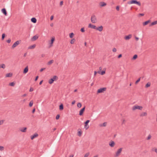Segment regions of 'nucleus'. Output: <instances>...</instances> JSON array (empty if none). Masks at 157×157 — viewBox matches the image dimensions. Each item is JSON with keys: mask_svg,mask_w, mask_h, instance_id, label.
Listing matches in <instances>:
<instances>
[{"mask_svg": "<svg viewBox=\"0 0 157 157\" xmlns=\"http://www.w3.org/2000/svg\"><path fill=\"white\" fill-rule=\"evenodd\" d=\"M127 3L128 4H136L139 6H141V5L140 2L136 0H132L128 2Z\"/></svg>", "mask_w": 157, "mask_h": 157, "instance_id": "1", "label": "nucleus"}, {"mask_svg": "<svg viewBox=\"0 0 157 157\" xmlns=\"http://www.w3.org/2000/svg\"><path fill=\"white\" fill-rule=\"evenodd\" d=\"M91 21L93 23H95L97 22L96 17L94 15H92L91 18Z\"/></svg>", "mask_w": 157, "mask_h": 157, "instance_id": "2", "label": "nucleus"}, {"mask_svg": "<svg viewBox=\"0 0 157 157\" xmlns=\"http://www.w3.org/2000/svg\"><path fill=\"white\" fill-rule=\"evenodd\" d=\"M58 79V77L56 76H54L52 78L50 79L48 81V82L49 84H52L53 82Z\"/></svg>", "mask_w": 157, "mask_h": 157, "instance_id": "3", "label": "nucleus"}, {"mask_svg": "<svg viewBox=\"0 0 157 157\" xmlns=\"http://www.w3.org/2000/svg\"><path fill=\"white\" fill-rule=\"evenodd\" d=\"M142 107L140 106H134L133 107L132 109L133 110H134L136 109H138L139 110H141L142 109Z\"/></svg>", "mask_w": 157, "mask_h": 157, "instance_id": "4", "label": "nucleus"}, {"mask_svg": "<svg viewBox=\"0 0 157 157\" xmlns=\"http://www.w3.org/2000/svg\"><path fill=\"white\" fill-rule=\"evenodd\" d=\"M122 150V148H121L118 150L116 153V155L115 156V157H117L119 155V154L121 152Z\"/></svg>", "mask_w": 157, "mask_h": 157, "instance_id": "5", "label": "nucleus"}, {"mask_svg": "<svg viewBox=\"0 0 157 157\" xmlns=\"http://www.w3.org/2000/svg\"><path fill=\"white\" fill-rule=\"evenodd\" d=\"M106 88H102L99 89L98 91L97 92L98 93H101L103 92L104 91H105L106 90Z\"/></svg>", "mask_w": 157, "mask_h": 157, "instance_id": "6", "label": "nucleus"}, {"mask_svg": "<svg viewBox=\"0 0 157 157\" xmlns=\"http://www.w3.org/2000/svg\"><path fill=\"white\" fill-rule=\"evenodd\" d=\"M20 43V41L18 40L16 42H15L12 45V48H14L16 47Z\"/></svg>", "mask_w": 157, "mask_h": 157, "instance_id": "7", "label": "nucleus"}, {"mask_svg": "<svg viewBox=\"0 0 157 157\" xmlns=\"http://www.w3.org/2000/svg\"><path fill=\"white\" fill-rule=\"evenodd\" d=\"M55 40V38L54 37H52V39L51 40V42L50 43V45L49 46V47H51L53 45V43L54 41Z\"/></svg>", "mask_w": 157, "mask_h": 157, "instance_id": "8", "label": "nucleus"}, {"mask_svg": "<svg viewBox=\"0 0 157 157\" xmlns=\"http://www.w3.org/2000/svg\"><path fill=\"white\" fill-rule=\"evenodd\" d=\"M90 120H87L85 122V128L86 129H87L89 127V126H87L88 123L90 122Z\"/></svg>", "mask_w": 157, "mask_h": 157, "instance_id": "9", "label": "nucleus"}, {"mask_svg": "<svg viewBox=\"0 0 157 157\" xmlns=\"http://www.w3.org/2000/svg\"><path fill=\"white\" fill-rule=\"evenodd\" d=\"M85 106H84L83 108L81 109L79 111V114L80 116H81L83 114V113L85 110Z\"/></svg>", "mask_w": 157, "mask_h": 157, "instance_id": "10", "label": "nucleus"}, {"mask_svg": "<svg viewBox=\"0 0 157 157\" xmlns=\"http://www.w3.org/2000/svg\"><path fill=\"white\" fill-rule=\"evenodd\" d=\"M88 28H90L92 29H96V26L92 25L91 24H90L88 26Z\"/></svg>", "mask_w": 157, "mask_h": 157, "instance_id": "11", "label": "nucleus"}, {"mask_svg": "<svg viewBox=\"0 0 157 157\" xmlns=\"http://www.w3.org/2000/svg\"><path fill=\"white\" fill-rule=\"evenodd\" d=\"M115 144V142L113 141H111L109 142V145L111 147H113Z\"/></svg>", "mask_w": 157, "mask_h": 157, "instance_id": "12", "label": "nucleus"}, {"mask_svg": "<svg viewBox=\"0 0 157 157\" xmlns=\"http://www.w3.org/2000/svg\"><path fill=\"white\" fill-rule=\"evenodd\" d=\"M132 37V35L131 34H129L128 36H126L124 37V39L125 40H127L130 39Z\"/></svg>", "mask_w": 157, "mask_h": 157, "instance_id": "13", "label": "nucleus"}, {"mask_svg": "<svg viewBox=\"0 0 157 157\" xmlns=\"http://www.w3.org/2000/svg\"><path fill=\"white\" fill-rule=\"evenodd\" d=\"M96 30H98L100 32H101L103 30V26L101 25L98 27H96Z\"/></svg>", "mask_w": 157, "mask_h": 157, "instance_id": "14", "label": "nucleus"}, {"mask_svg": "<svg viewBox=\"0 0 157 157\" xmlns=\"http://www.w3.org/2000/svg\"><path fill=\"white\" fill-rule=\"evenodd\" d=\"M38 136V134L36 133L34 134H33V135L31 136V139L32 140H33L34 138L37 137Z\"/></svg>", "mask_w": 157, "mask_h": 157, "instance_id": "15", "label": "nucleus"}, {"mask_svg": "<svg viewBox=\"0 0 157 157\" xmlns=\"http://www.w3.org/2000/svg\"><path fill=\"white\" fill-rule=\"evenodd\" d=\"M2 12L6 16L7 15V12L6 9L5 8H3L2 10Z\"/></svg>", "mask_w": 157, "mask_h": 157, "instance_id": "16", "label": "nucleus"}, {"mask_svg": "<svg viewBox=\"0 0 157 157\" xmlns=\"http://www.w3.org/2000/svg\"><path fill=\"white\" fill-rule=\"evenodd\" d=\"M28 71V67L27 66L24 70L23 73L24 74L26 73Z\"/></svg>", "mask_w": 157, "mask_h": 157, "instance_id": "17", "label": "nucleus"}, {"mask_svg": "<svg viewBox=\"0 0 157 157\" xmlns=\"http://www.w3.org/2000/svg\"><path fill=\"white\" fill-rule=\"evenodd\" d=\"M38 38V37L36 35L34 36L32 38V41H35Z\"/></svg>", "mask_w": 157, "mask_h": 157, "instance_id": "18", "label": "nucleus"}, {"mask_svg": "<svg viewBox=\"0 0 157 157\" xmlns=\"http://www.w3.org/2000/svg\"><path fill=\"white\" fill-rule=\"evenodd\" d=\"M31 21L33 23H35L36 22V19L35 17H33L31 19Z\"/></svg>", "mask_w": 157, "mask_h": 157, "instance_id": "19", "label": "nucleus"}, {"mask_svg": "<svg viewBox=\"0 0 157 157\" xmlns=\"http://www.w3.org/2000/svg\"><path fill=\"white\" fill-rule=\"evenodd\" d=\"M106 5V3L104 2H101L100 3V5L101 7L104 6Z\"/></svg>", "mask_w": 157, "mask_h": 157, "instance_id": "20", "label": "nucleus"}, {"mask_svg": "<svg viewBox=\"0 0 157 157\" xmlns=\"http://www.w3.org/2000/svg\"><path fill=\"white\" fill-rule=\"evenodd\" d=\"M36 47V45L35 44H33V45L29 46L28 47L29 49H32Z\"/></svg>", "mask_w": 157, "mask_h": 157, "instance_id": "21", "label": "nucleus"}, {"mask_svg": "<svg viewBox=\"0 0 157 157\" xmlns=\"http://www.w3.org/2000/svg\"><path fill=\"white\" fill-rule=\"evenodd\" d=\"M12 75V74L11 73H8L6 75V77H11Z\"/></svg>", "mask_w": 157, "mask_h": 157, "instance_id": "22", "label": "nucleus"}, {"mask_svg": "<svg viewBox=\"0 0 157 157\" xmlns=\"http://www.w3.org/2000/svg\"><path fill=\"white\" fill-rule=\"evenodd\" d=\"M63 109V106L62 104H61L59 106V109L60 110H62Z\"/></svg>", "mask_w": 157, "mask_h": 157, "instance_id": "23", "label": "nucleus"}, {"mask_svg": "<svg viewBox=\"0 0 157 157\" xmlns=\"http://www.w3.org/2000/svg\"><path fill=\"white\" fill-rule=\"evenodd\" d=\"M150 22V20H148L147 21H145V22L143 23V25H145L147 24L149 22Z\"/></svg>", "mask_w": 157, "mask_h": 157, "instance_id": "24", "label": "nucleus"}, {"mask_svg": "<svg viewBox=\"0 0 157 157\" xmlns=\"http://www.w3.org/2000/svg\"><path fill=\"white\" fill-rule=\"evenodd\" d=\"M107 123L106 122H104L102 124H101L100 125V127H105L106 126Z\"/></svg>", "mask_w": 157, "mask_h": 157, "instance_id": "25", "label": "nucleus"}, {"mask_svg": "<svg viewBox=\"0 0 157 157\" xmlns=\"http://www.w3.org/2000/svg\"><path fill=\"white\" fill-rule=\"evenodd\" d=\"M27 129V128L26 127L23 128V129H20V131L22 132H25L26 130Z\"/></svg>", "mask_w": 157, "mask_h": 157, "instance_id": "26", "label": "nucleus"}, {"mask_svg": "<svg viewBox=\"0 0 157 157\" xmlns=\"http://www.w3.org/2000/svg\"><path fill=\"white\" fill-rule=\"evenodd\" d=\"M157 24V21H154L152 22L150 25V26L153 25H156Z\"/></svg>", "mask_w": 157, "mask_h": 157, "instance_id": "27", "label": "nucleus"}, {"mask_svg": "<svg viewBox=\"0 0 157 157\" xmlns=\"http://www.w3.org/2000/svg\"><path fill=\"white\" fill-rule=\"evenodd\" d=\"M6 67L5 65L4 64L0 65V68L4 69Z\"/></svg>", "mask_w": 157, "mask_h": 157, "instance_id": "28", "label": "nucleus"}, {"mask_svg": "<svg viewBox=\"0 0 157 157\" xmlns=\"http://www.w3.org/2000/svg\"><path fill=\"white\" fill-rule=\"evenodd\" d=\"M147 115V113L146 112H144V113H141L140 114V116L141 117H143V116H146Z\"/></svg>", "mask_w": 157, "mask_h": 157, "instance_id": "29", "label": "nucleus"}, {"mask_svg": "<svg viewBox=\"0 0 157 157\" xmlns=\"http://www.w3.org/2000/svg\"><path fill=\"white\" fill-rule=\"evenodd\" d=\"M74 34L73 33H72L69 34V37L70 38H72L73 37Z\"/></svg>", "mask_w": 157, "mask_h": 157, "instance_id": "30", "label": "nucleus"}, {"mask_svg": "<svg viewBox=\"0 0 157 157\" xmlns=\"http://www.w3.org/2000/svg\"><path fill=\"white\" fill-rule=\"evenodd\" d=\"M151 85V83L149 82H148L146 85L145 87L146 88L149 87Z\"/></svg>", "mask_w": 157, "mask_h": 157, "instance_id": "31", "label": "nucleus"}, {"mask_svg": "<svg viewBox=\"0 0 157 157\" xmlns=\"http://www.w3.org/2000/svg\"><path fill=\"white\" fill-rule=\"evenodd\" d=\"M53 62V60H50L49 62H48V65H50Z\"/></svg>", "mask_w": 157, "mask_h": 157, "instance_id": "32", "label": "nucleus"}, {"mask_svg": "<svg viewBox=\"0 0 157 157\" xmlns=\"http://www.w3.org/2000/svg\"><path fill=\"white\" fill-rule=\"evenodd\" d=\"M33 101L32 100L29 103V106L30 107H31L33 105Z\"/></svg>", "mask_w": 157, "mask_h": 157, "instance_id": "33", "label": "nucleus"}, {"mask_svg": "<svg viewBox=\"0 0 157 157\" xmlns=\"http://www.w3.org/2000/svg\"><path fill=\"white\" fill-rule=\"evenodd\" d=\"M9 85L12 86H13L15 85V83L14 82H13L10 83Z\"/></svg>", "mask_w": 157, "mask_h": 157, "instance_id": "34", "label": "nucleus"}, {"mask_svg": "<svg viewBox=\"0 0 157 157\" xmlns=\"http://www.w3.org/2000/svg\"><path fill=\"white\" fill-rule=\"evenodd\" d=\"M75 39L74 38V39H72L71 41V42H70V43L71 44H73L74 43V42L75 41Z\"/></svg>", "mask_w": 157, "mask_h": 157, "instance_id": "35", "label": "nucleus"}, {"mask_svg": "<svg viewBox=\"0 0 157 157\" xmlns=\"http://www.w3.org/2000/svg\"><path fill=\"white\" fill-rule=\"evenodd\" d=\"M82 133L81 131H79L78 132V136H80L82 135Z\"/></svg>", "mask_w": 157, "mask_h": 157, "instance_id": "36", "label": "nucleus"}, {"mask_svg": "<svg viewBox=\"0 0 157 157\" xmlns=\"http://www.w3.org/2000/svg\"><path fill=\"white\" fill-rule=\"evenodd\" d=\"M5 36V33L2 34V40H3Z\"/></svg>", "mask_w": 157, "mask_h": 157, "instance_id": "37", "label": "nucleus"}, {"mask_svg": "<svg viewBox=\"0 0 157 157\" xmlns=\"http://www.w3.org/2000/svg\"><path fill=\"white\" fill-rule=\"evenodd\" d=\"M137 57V55H135L133 57V59H136Z\"/></svg>", "mask_w": 157, "mask_h": 157, "instance_id": "38", "label": "nucleus"}, {"mask_svg": "<svg viewBox=\"0 0 157 157\" xmlns=\"http://www.w3.org/2000/svg\"><path fill=\"white\" fill-rule=\"evenodd\" d=\"M82 106V104L80 103H79L77 104V107L78 108H80Z\"/></svg>", "mask_w": 157, "mask_h": 157, "instance_id": "39", "label": "nucleus"}, {"mask_svg": "<svg viewBox=\"0 0 157 157\" xmlns=\"http://www.w3.org/2000/svg\"><path fill=\"white\" fill-rule=\"evenodd\" d=\"M151 135L149 134L147 136V139L148 140H149L151 139Z\"/></svg>", "mask_w": 157, "mask_h": 157, "instance_id": "40", "label": "nucleus"}, {"mask_svg": "<svg viewBox=\"0 0 157 157\" xmlns=\"http://www.w3.org/2000/svg\"><path fill=\"white\" fill-rule=\"evenodd\" d=\"M140 78H139L138 80H137V81L135 82V84H137L140 81Z\"/></svg>", "mask_w": 157, "mask_h": 157, "instance_id": "41", "label": "nucleus"}, {"mask_svg": "<svg viewBox=\"0 0 157 157\" xmlns=\"http://www.w3.org/2000/svg\"><path fill=\"white\" fill-rule=\"evenodd\" d=\"M60 117V115H59V114H58L56 115V120H58L59 118Z\"/></svg>", "mask_w": 157, "mask_h": 157, "instance_id": "42", "label": "nucleus"}, {"mask_svg": "<svg viewBox=\"0 0 157 157\" xmlns=\"http://www.w3.org/2000/svg\"><path fill=\"white\" fill-rule=\"evenodd\" d=\"M80 31L81 32L83 33L85 32V30L84 29V28H82L81 29Z\"/></svg>", "mask_w": 157, "mask_h": 157, "instance_id": "43", "label": "nucleus"}, {"mask_svg": "<svg viewBox=\"0 0 157 157\" xmlns=\"http://www.w3.org/2000/svg\"><path fill=\"white\" fill-rule=\"evenodd\" d=\"M89 155V153H86L84 155V157H87Z\"/></svg>", "mask_w": 157, "mask_h": 157, "instance_id": "44", "label": "nucleus"}, {"mask_svg": "<svg viewBox=\"0 0 157 157\" xmlns=\"http://www.w3.org/2000/svg\"><path fill=\"white\" fill-rule=\"evenodd\" d=\"M4 147L2 146H0V150L2 151L4 149Z\"/></svg>", "mask_w": 157, "mask_h": 157, "instance_id": "45", "label": "nucleus"}, {"mask_svg": "<svg viewBox=\"0 0 157 157\" xmlns=\"http://www.w3.org/2000/svg\"><path fill=\"white\" fill-rule=\"evenodd\" d=\"M105 73V71H102L101 72V75H103Z\"/></svg>", "mask_w": 157, "mask_h": 157, "instance_id": "46", "label": "nucleus"}, {"mask_svg": "<svg viewBox=\"0 0 157 157\" xmlns=\"http://www.w3.org/2000/svg\"><path fill=\"white\" fill-rule=\"evenodd\" d=\"M11 42V40L10 39H9L7 40V42L8 43H10Z\"/></svg>", "mask_w": 157, "mask_h": 157, "instance_id": "47", "label": "nucleus"}, {"mask_svg": "<svg viewBox=\"0 0 157 157\" xmlns=\"http://www.w3.org/2000/svg\"><path fill=\"white\" fill-rule=\"evenodd\" d=\"M116 9L117 10L119 11V6H117L116 7Z\"/></svg>", "mask_w": 157, "mask_h": 157, "instance_id": "48", "label": "nucleus"}, {"mask_svg": "<svg viewBox=\"0 0 157 157\" xmlns=\"http://www.w3.org/2000/svg\"><path fill=\"white\" fill-rule=\"evenodd\" d=\"M116 51H117V49H116L115 48H114L113 49V52H116Z\"/></svg>", "mask_w": 157, "mask_h": 157, "instance_id": "49", "label": "nucleus"}, {"mask_svg": "<svg viewBox=\"0 0 157 157\" xmlns=\"http://www.w3.org/2000/svg\"><path fill=\"white\" fill-rule=\"evenodd\" d=\"M45 68H41L40 70V72H42V71L44 70H45Z\"/></svg>", "mask_w": 157, "mask_h": 157, "instance_id": "50", "label": "nucleus"}, {"mask_svg": "<svg viewBox=\"0 0 157 157\" xmlns=\"http://www.w3.org/2000/svg\"><path fill=\"white\" fill-rule=\"evenodd\" d=\"M3 123V120L0 121V125L2 124Z\"/></svg>", "mask_w": 157, "mask_h": 157, "instance_id": "51", "label": "nucleus"}, {"mask_svg": "<svg viewBox=\"0 0 157 157\" xmlns=\"http://www.w3.org/2000/svg\"><path fill=\"white\" fill-rule=\"evenodd\" d=\"M139 15V16H143L144 15V14L143 13H140Z\"/></svg>", "mask_w": 157, "mask_h": 157, "instance_id": "52", "label": "nucleus"}, {"mask_svg": "<svg viewBox=\"0 0 157 157\" xmlns=\"http://www.w3.org/2000/svg\"><path fill=\"white\" fill-rule=\"evenodd\" d=\"M38 77H39L38 76H36V78H35V81H37V80L38 79Z\"/></svg>", "mask_w": 157, "mask_h": 157, "instance_id": "53", "label": "nucleus"}, {"mask_svg": "<svg viewBox=\"0 0 157 157\" xmlns=\"http://www.w3.org/2000/svg\"><path fill=\"white\" fill-rule=\"evenodd\" d=\"M33 89L32 88H31L29 90V91L30 92H32V91H33Z\"/></svg>", "mask_w": 157, "mask_h": 157, "instance_id": "54", "label": "nucleus"}, {"mask_svg": "<svg viewBox=\"0 0 157 157\" xmlns=\"http://www.w3.org/2000/svg\"><path fill=\"white\" fill-rule=\"evenodd\" d=\"M63 1H61L60 2V6H62L63 4Z\"/></svg>", "mask_w": 157, "mask_h": 157, "instance_id": "55", "label": "nucleus"}, {"mask_svg": "<svg viewBox=\"0 0 157 157\" xmlns=\"http://www.w3.org/2000/svg\"><path fill=\"white\" fill-rule=\"evenodd\" d=\"M122 56V55L121 54H120V55H119L118 56V58H121V57Z\"/></svg>", "mask_w": 157, "mask_h": 157, "instance_id": "56", "label": "nucleus"}, {"mask_svg": "<svg viewBox=\"0 0 157 157\" xmlns=\"http://www.w3.org/2000/svg\"><path fill=\"white\" fill-rule=\"evenodd\" d=\"M125 120L123 119V121H122V124H124V123H125Z\"/></svg>", "mask_w": 157, "mask_h": 157, "instance_id": "57", "label": "nucleus"}, {"mask_svg": "<svg viewBox=\"0 0 157 157\" xmlns=\"http://www.w3.org/2000/svg\"><path fill=\"white\" fill-rule=\"evenodd\" d=\"M75 101H73L72 102V105H74L75 104Z\"/></svg>", "mask_w": 157, "mask_h": 157, "instance_id": "58", "label": "nucleus"}, {"mask_svg": "<svg viewBox=\"0 0 157 157\" xmlns=\"http://www.w3.org/2000/svg\"><path fill=\"white\" fill-rule=\"evenodd\" d=\"M53 16H51V17H50V20H53Z\"/></svg>", "mask_w": 157, "mask_h": 157, "instance_id": "59", "label": "nucleus"}, {"mask_svg": "<svg viewBox=\"0 0 157 157\" xmlns=\"http://www.w3.org/2000/svg\"><path fill=\"white\" fill-rule=\"evenodd\" d=\"M35 109H34L33 110H32V113H34V112H35Z\"/></svg>", "mask_w": 157, "mask_h": 157, "instance_id": "60", "label": "nucleus"}, {"mask_svg": "<svg viewBox=\"0 0 157 157\" xmlns=\"http://www.w3.org/2000/svg\"><path fill=\"white\" fill-rule=\"evenodd\" d=\"M43 82V80H42L39 83V84L40 85H41L42 84Z\"/></svg>", "mask_w": 157, "mask_h": 157, "instance_id": "61", "label": "nucleus"}, {"mask_svg": "<svg viewBox=\"0 0 157 157\" xmlns=\"http://www.w3.org/2000/svg\"><path fill=\"white\" fill-rule=\"evenodd\" d=\"M97 73L99 74H101V72L100 71H98Z\"/></svg>", "mask_w": 157, "mask_h": 157, "instance_id": "62", "label": "nucleus"}, {"mask_svg": "<svg viewBox=\"0 0 157 157\" xmlns=\"http://www.w3.org/2000/svg\"><path fill=\"white\" fill-rule=\"evenodd\" d=\"M155 151L156 153H157V149L155 148Z\"/></svg>", "mask_w": 157, "mask_h": 157, "instance_id": "63", "label": "nucleus"}, {"mask_svg": "<svg viewBox=\"0 0 157 157\" xmlns=\"http://www.w3.org/2000/svg\"><path fill=\"white\" fill-rule=\"evenodd\" d=\"M74 155H70L69 157H73Z\"/></svg>", "mask_w": 157, "mask_h": 157, "instance_id": "64", "label": "nucleus"}]
</instances>
